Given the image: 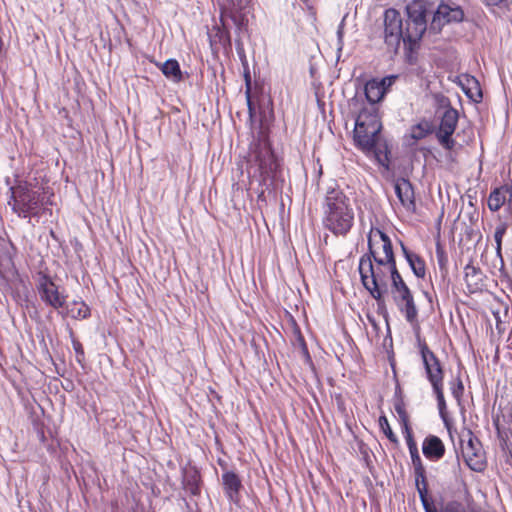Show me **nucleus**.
Here are the masks:
<instances>
[{
    "mask_svg": "<svg viewBox=\"0 0 512 512\" xmlns=\"http://www.w3.org/2000/svg\"><path fill=\"white\" fill-rule=\"evenodd\" d=\"M443 386H444V384L438 385V386H433L432 389H433V392L437 399L439 413H440L441 417L444 418V414H445V410H446V402H445L444 393H443Z\"/></svg>",
    "mask_w": 512,
    "mask_h": 512,
    "instance_id": "cd10ccee",
    "label": "nucleus"
},
{
    "mask_svg": "<svg viewBox=\"0 0 512 512\" xmlns=\"http://www.w3.org/2000/svg\"><path fill=\"white\" fill-rule=\"evenodd\" d=\"M426 2L413 0L406 6L407 20L405 27L401 14L393 8L384 12V41L386 45L397 52L401 42L410 52L418 47L419 41L427 30Z\"/></svg>",
    "mask_w": 512,
    "mask_h": 512,
    "instance_id": "f257e3e1",
    "label": "nucleus"
},
{
    "mask_svg": "<svg viewBox=\"0 0 512 512\" xmlns=\"http://www.w3.org/2000/svg\"><path fill=\"white\" fill-rule=\"evenodd\" d=\"M425 512H438L436 507H431L430 509H427Z\"/></svg>",
    "mask_w": 512,
    "mask_h": 512,
    "instance_id": "8fccbe9b",
    "label": "nucleus"
},
{
    "mask_svg": "<svg viewBox=\"0 0 512 512\" xmlns=\"http://www.w3.org/2000/svg\"><path fill=\"white\" fill-rule=\"evenodd\" d=\"M371 261L374 264V267H386L389 270V264L386 262L385 256H380V254H374L371 256Z\"/></svg>",
    "mask_w": 512,
    "mask_h": 512,
    "instance_id": "a19ab883",
    "label": "nucleus"
},
{
    "mask_svg": "<svg viewBox=\"0 0 512 512\" xmlns=\"http://www.w3.org/2000/svg\"><path fill=\"white\" fill-rule=\"evenodd\" d=\"M337 38H338V50H341L343 47V23H341L337 29Z\"/></svg>",
    "mask_w": 512,
    "mask_h": 512,
    "instance_id": "a18cd8bd",
    "label": "nucleus"
},
{
    "mask_svg": "<svg viewBox=\"0 0 512 512\" xmlns=\"http://www.w3.org/2000/svg\"><path fill=\"white\" fill-rule=\"evenodd\" d=\"M397 78H398L397 75H389V76L382 78L381 80H378L381 87L384 88V95L387 93L389 88L395 83Z\"/></svg>",
    "mask_w": 512,
    "mask_h": 512,
    "instance_id": "58836bf2",
    "label": "nucleus"
},
{
    "mask_svg": "<svg viewBox=\"0 0 512 512\" xmlns=\"http://www.w3.org/2000/svg\"><path fill=\"white\" fill-rule=\"evenodd\" d=\"M246 82H247V85L249 86L250 79L248 76H246Z\"/></svg>",
    "mask_w": 512,
    "mask_h": 512,
    "instance_id": "603ef678",
    "label": "nucleus"
},
{
    "mask_svg": "<svg viewBox=\"0 0 512 512\" xmlns=\"http://www.w3.org/2000/svg\"><path fill=\"white\" fill-rule=\"evenodd\" d=\"M247 98H248V107H249V110L251 111L252 107H251V101H250V97H249V90L247 91Z\"/></svg>",
    "mask_w": 512,
    "mask_h": 512,
    "instance_id": "09e8293b",
    "label": "nucleus"
},
{
    "mask_svg": "<svg viewBox=\"0 0 512 512\" xmlns=\"http://www.w3.org/2000/svg\"><path fill=\"white\" fill-rule=\"evenodd\" d=\"M494 424L497 427V429H499V427H498V420H494Z\"/></svg>",
    "mask_w": 512,
    "mask_h": 512,
    "instance_id": "3c124183",
    "label": "nucleus"
},
{
    "mask_svg": "<svg viewBox=\"0 0 512 512\" xmlns=\"http://www.w3.org/2000/svg\"><path fill=\"white\" fill-rule=\"evenodd\" d=\"M323 226L335 236H346L354 225L350 199L336 184L329 186L323 202Z\"/></svg>",
    "mask_w": 512,
    "mask_h": 512,
    "instance_id": "f03ea898",
    "label": "nucleus"
},
{
    "mask_svg": "<svg viewBox=\"0 0 512 512\" xmlns=\"http://www.w3.org/2000/svg\"><path fill=\"white\" fill-rule=\"evenodd\" d=\"M380 133H370L368 129L354 128V141L356 146L366 154L373 153L377 159L380 157L381 150L377 148Z\"/></svg>",
    "mask_w": 512,
    "mask_h": 512,
    "instance_id": "ddd939ff",
    "label": "nucleus"
},
{
    "mask_svg": "<svg viewBox=\"0 0 512 512\" xmlns=\"http://www.w3.org/2000/svg\"><path fill=\"white\" fill-rule=\"evenodd\" d=\"M379 426L382 430V432L386 435V437L393 443L397 444L398 443V438L397 436L394 434V432L392 431L391 427H390V424L388 422V419L386 418V416H380L379 417Z\"/></svg>",
    "mask_w": 512,
    "mask_h": 512,
    "instance_id": "bb28decb",
    "label": "nucleus"
},
{
    "mask_svg": "<svg viewBox=\"0 0 512 512\" xmlns=\"http://www.w3.org/2000/svg\"><path fill=\"white\" fill-rule=\"evenodd\" d=\"M234 2L238 10H245L248 5V0H234ZM231 6H233V0H231Z\"/></svg>",
    "mask_w": 512,
    "mask_h": 512,
    "instance_id": "49530a36",
    "label": "nucleus"
},
{
    "mask_svg": "<svg viewBox=\"0 0 512 512\" xmlns=\"http://www.w3.org/2000/svg\"><path fill=\"white\" fill-rule=\"evenodd\" d=\"M66 309V314L75 319H85L90 315L89 307L82 301H74Z\"/></svg>",
    "mask_w": 512,
    "mask_h": 512,
    "instance_id": "393cba45",
    "label": "nucleus"
},
{
    "mask_svg": "<svg viewBox=\"0 0 512 512\" xmlns=\"http://www.w3.org/2000/svg\"><path fill=\"white\" fill-rule=\"evenodd\" d=\"M379 250L386 257L388 264L396 262L390 237L378 228H371L368 235V252L363 256H368L371 259L374 254H380Z\"/></svg>",
    "mask_w": 512,
    "mask_h": 512,
    "instance_id": "9d476101",
    "label": "nucleus"
},
{
    "mask_svg": "<svg viewBox=\"0 0 512 512\" xmlns=\"http://www.w3.org/2000/svg\"><path fill=\"white\" fill-rule=\"evenodd\" d=\"M418 494L420 497V500L422 502L423 508L426 511L427 509H430L431 507H435L428 499V492L427 489L423 486L420 489H418Z\"/></svg>",
    "mask_w": 512,
    "mask_h": 512,
    "instance_id": "e433bc0d",
    "label": "nucleus"
},
{
    "mask_svg": "<svg viewBox=\"0 0 512 512\" xmlns=\"http://www.w3.org/2000/svg\"><path fill=\"white\" fill-rule=\"evenodd\" d=\"M201 476L196 467L184 468L182 471L183 489L193 496L200 494Z\"/></svg>",
    "mask_w": 512,
    "mask_h": 512,
    "instance_id": "a211bd4d",
    "label": "nucleus"
},
{
    "mask_svg": "<svg viewBox=\"0 0 512 512\" xmlns=\"http://www.w3.org/2000/svg\"><path fill=\"white\" fill-rule=\"evenodd\" d=\"M512 198V185H504L492 190L488 197V208L492 212L498 211L506 202V195Z\"/></svg>",
    "mask_w": 512,
    "mask_h": 512,
    "instance_id": "6ab92c4d",
    "label": "nucleus"
},
{
    "mask_svg": "<svg viewBox=\"0 0 512 512\" xmlns=\"http://www.w3.org/2000/svg\"><path fill=\"white\" fill-rule=\"evenodd\" d=\"M72 346L76 354V360L82 364L85 359V353L82 344L75 338L72 339Z\"/></svg>",
    "mask_w": 512,
    "mask_h": 512,
    "instance_id": "c9c22d12",
    "label": "nucleus"
},
{
    "mask_svg": "<svg viewBox=\"0 0 512 512\" xmlns=\"http://www.w3.org/2000/svg\"><path fill=\"white\" fill-rule=\"evenodd\" d=\"M418 347L425 368V373L431 386L443 385L444 370L435 353L429 349L427 343L418 337Z\"/></svg>",
    "mask_w": 512,
    "mask_h": 512,
    "instance_id": "6e6552de",
    "label": "nucleus"
},
{
    "mask_svg": "<svg viewBox=\"0 0 512 512\" xmlns=\"http://www.w3.org/2000/svg\"><path fill=\"white\" fill-rule=\"evenodd\" d=\"M458 119V111L452 107L447 108L441 118L436 137L446 150H452L455 147V141L452 139V135L457 127Z\"/></svg>",
    "mask_w": 512,
    "mask_h": 512,
    "instance_id": "9b49d317",
    "label": "nucleus"
},
{
    "mask_svg": "<svg viewBox=\"0 0 512 512\" xmlns=\"http://www.w3.org/2000/svg\"><path fill=\"white\" fill-rule=\"evenodd\" d=\"M395 193L401 205L409 212L416 209L414 189L411 182L405 178H399L394 184Z\"/></svg>",
    "mask_w": 512,
    "mask_h": 512,
    "instance_id": "2eb2a0df",
    "label": "nucleus"
},
{
    "mask_svg": "<svg viewBox=\"0 0 512 512\" xmlns=\"http://www.w3.org/2000/svg\"><path fill=\"white\" fill-rule=\"evenodd\" d=\"M249 163L258 167L260 184L268 189L277 177L279 170L278 160L266 141H258L251 146Z\"/></svg>",
    "mask_w": 512,
    "mask_h": 512,
    "instance_id": "20e7f679",
    "label": "nucleus"
},
{
    "mask_svg": "<svg viewBox=\"0 0 512 512\" xmlns=\"http://www.w3.org/2000/svg\"><path fill=\"white\" fill-rule=\"evenodd\" d=\"M411 456L412 465L414 468V473H418L419 476L422 477V472L424 468V465L422 463L421 457L419 455L418 449L414 450L413 452H409Z\"/></svg>",
    "mask_w": 512,
    "mask_h": 512,
    "instance_id": "72a5a7b5",
    "label": "nucleus"
},
{
    "mask_svg": "<svg viewBox=\"0 0 512 512\" xmlns=\"http://www.w3.org/2000/svg\"><path fill=\"white\" fill-rule=\"evenodd\" d=\"M464 391L463 383L460 379H458V382L456 386L452 388V394L456 399H460Z\"/></svg>",
    "mask_w": 512,
    "mask_h": 512,
    "instance_id": "79ce46f5",
    "label": "nucleus"
},
{
    "mask_svg": "<svg viewBox=\"0 0 512 512\" xmlns=\"http://www.w3.org/2000/svg\"><path fill=\"white\" fill-rule=\"evenodd\" d=\"M464 279L468 290L473 293L481 289L483 281V273L480 268L467 264L464 268Z\"/></svg>",
    "mask_w": 512,
    "mask_h": 512,
    "instance_id": "412c9836",
    "label": "nucleus"
},
{
    "mask_svg": "<svg viewBox=\"0 0 512 512\" xmlns=\"http://www.w3.org/2000/svg\"><path fill=\"white\" fill-rule=\"evenodd\" d=\"M466 438V444L462 445L464 461L471 470L480 472L484 470L486 466L485 453L482 449V445L470 430L462 435L461 441L464 442Z\"/></svg>",
    "mask_w": 512,
    "mask_h": 512,
    "instance_id": "423d86ee",
    "label": "nucleus"
},
{
    "mask_svg": "<svg viewBox=\"0 0 512 512\" xmlns=\"http://www.w3.org/2000/svg\"><path fill=\"white\" fill-rule=\"evenodd\" d=\"M466 95H468L469 97H472V94H469V91H466Z\"/></svg>",
    "mask_w": 512,
    "mask_h": 512,
    "instance_id": "864d4df0",
    "label": "nucleus"
},
{
    "mask_svg": "<svg viewBox=\"0 0 512 512\" xmlns=\"http://www.w3.org/2000/svg\"><path fill=\"white\" fill-rule=\"evenodd\" d=\"M358 269L364 288L377 301L379 307L383 306L389 274L388 269L386 267H374L368 256H361Z\"/></svg>",
    "mask_w": 512,
    "mask_h": 512,
    "instance_id": "39448f33",
    "label": "nucleus"
},
{
    "mask_svg": "<svg viewBox=\"0 0 512 512\" xmlns=\"http://www.w3.org/2000/svg\"><path fill=\"white\" fill-rule=\"evenodd\" d=\"M437 258H438V264L440 266V269L443 270L447 264V257L445 256L443 251H440L439 249H437Z\"/></svg>",
    "mask_w": 512,
    "mask_h": 512,
    "instance_id": "c03bdc74",
    "label": "nucleus"
},
{
    "mask_svg": "<svg viewBox=\"0 0 512 512\" xmlns=\"http://www.w3.org/2000/svg\"><path fill=\"white\" fill-rule=\"evenodd\" d=\"M294 337H295V340H294V345L299 347L302 351V353L309 357V352H308V348H307V345H306V342H305V339L303 337V335L301 334V331L300 329L296 326L294 328Z\"/></svg>",
    "mask_w": 512,
    "mask_h": 512,
    "instance_id": "2f4dec72",
    "label": "nucleus"
},
{
    "mask_svg": "<svg viewBox=\"0 0 512 512\" xmlns=\"http://www.w3.org/2000/svg\"><path fill=\"white\" fill-rule=\"evenodd\" d=\"M355 127H359V129H368V132L370 133H380L382 124L378 108L376 106L362 108L356 118Z\"/></svg>",
    "mask_w": 512,
    "mask_h": 512,
    "instance_id": "4468645a",
    "label": "nucleus"
},
{
    "mask_svg": "<svg viewBox=\"0 0 512 512\" xmlns=\"http://www.w3.org/2000/svg\"><path fill=\"white\" fill-rule=\"evenodd\" d=\"M222 483L227 498L237 504L240 499V489L242 488L239 476L233 471H226L222 474Z\"/></svg>",
    "mask_w": 512,
    "mask_h": 512,
    "instance_id": "dca6fc26",
    "label": "nucleus"
},
{
    "mask_svg": "<svg viewBox=\"0 0 512 512\" xmlns=\"http://www.w3.org/2000/svg\"><path fill=\"white\" fill-rule=\"evenodd\" d=\"M224 18H230L237 30H242L248 23L244 10H238L234 1L233 6L222 12L221 20L224 21Z\"/></svg>",
    "mask_w": 512,
    "mask_h": 512,
    "instance_id": "5701e85b",
    "label": "nucleus"
},
{
    "mask_svg": "<svg viewBox=\"0 0 512 512\" xmlns=\"http://www.w3.org/2000/svg\"><path fill=\"white\" fill-rule=\"evenodd\" d=\"M389 274L391 278V288H395L398 285H403L406 283L397 269L396 262L389 264Z\"/></svg>",
    "mask_w": 512,
    "mask_h": 512,
    "instance_id": "c85d7f7f",
    "label": "nucleus"
},
{
    "mask_svg": "<svg viewBox=\"0 0 512 512\" xmlns=\"http://www.w3.org/2000/svg\"><path fill=\"white\" fill-rule=\"evenodd\" d=\"M471 81H472V82L475 84V86H476L477 94H478L479 98H482L481 90H480V88L478 87V81H477L474 77H472Z\"/></svg>",
    "mask_w": 512,
    "mask_h": 512,
    "instance_id": "de8ad7c7",
    "label": "nucleus"
},
{
    "mask_svg": "<svg viewBox=\"0 0 512 512\" xmlns=\"http://www.w3.org/2000/svg\"><path fill=\"white\" fill-rule=\"evenodd\" d=\"M506 230H507V226L505 223L498 225L495 229L494 240L496 242V253L498 256H501L502 238H503L504 234L506 233Z\"/></svg>",
    "mask_w": 512,
    "mask_h": 512,
    "instance_id": "c756f323",
    "label": "nucleus"
},
{
    "mask_svg": "<svg viewBox=\"0 0 512 512\" xmlns=\"http://www.w3.org/2000/svg\"><path fill=\"white\" fill-rule=\"evenodd\" d=\"M464 18L462 8L454 3H440L430 23V30L440 33L446 24L459 23Z\"/></svg>",
    "mask_w": 512,
    "mask_h": 512,
    "instance_id": "1a4fd4ad",
    "label": "nucleus"
},
{
    "mask_svg": "<svg viewBox=\"0 0 512 512\" xmlns=\"http://www.w3.org/2000/svg\"><path fill=\"white\" fill-rule=\"evenodd\" d=\"M487 6H497L501 9H509L512 0H482Z\"/></svg>",
    "mask_w": 512,
    "mask_h": 512,
    "instance_id": "4c0bfd02",
    "label": "nucleus"
},
{
    "mask_svg": "<svg viewBox=\"0 0 512 512\" xmlns=\"http://www.w3.org/2000/svg\"><path fill=\"white\" fill-rule=\"evenodd\" d=\"M37 290L40 299L45 304L56 310L64 308L66 304V296L59 291V287L52 281L49 276H41L37 285Z\"/></svg>",
    "mask_w": 512,
    "mask_h": 512,
    "instance_id": "f8f14e48",
    "label": "nucleus"
},
{
    "mask_svg": "<svg viewBox=\"0 0 512 512\" xmlns=\"http://www.w3.org/2000/svg\"><path fill=\"white\" fill-rule=\"evenodd\" d=\"M415 475V485H416V489H420L424 486L427 490H428V484H427V480H426V471L425 469H423V472H422V477L419 476L418 473H414Z\"/></svg>",
    "mask_w": 512,
    "mask_h": 512,
    "instance_id": "ea45409f",
    "label": "nucleus"
},
{
    "mask_svg": "<svg viewBox=\"0 0 512 512\" xmlns=\"http://www.w3.org/2000/svg\"><path fill=\"white\" fill-rule=\"evenodd\" d=\"M160 69L167 78L172 79L176 83L183 79L180 65L175 59H168L161 65Z\"/></svg>",
    "mask_w": 512,
    "mask_h": 512,
    "instance_id": "b1692460",
    "label": "nucleus"
},
{
    "mask_svg": "<svg viewBox=\"0 0 512 512\" xmlns=\"http://www.w3.org/2000/svg\"><path fill=\"white\" fill-rule=\"evenodd\" d=\"M433 131L432 124L429 121L423 120L410 129V136L412 139L418 141L424 139Z\"/></svg>",
    "mask_w": 512,
    "mask_h": 512,
    "instance_id": "a878e982",
    "label": "nucleus"
},
{
    "mask_svg": "<svg viewBox=\"0 0 512 512\" xmlns=\"http://www.w3.org/2000/svg\"><path fill=\"white\" fill-rule=\"evenodd\" d=\"M422 452L430 461H438L445 454V445L439 437L428 435L422 443Z\"/></svg>",
    "mask_w": 512,
    "mask_h": 512,
    "instance_id": "f3484780",
    "label": "nucleus"
},
{
    "mask_svg": "<svg viewBox=\"0 0 512 512\" xmlns=\"http://www.w3.org/2000/svg\"><path fill=\"white\" fill-rule=\"evenodd\" d=\"M402 252L404 254L405 259L407 260L412 272L418 278H424L426 274V267L424 260L416 253L410 251L402 242H401Z\"/></svg>",
    "mask_w": 512,
    "mask_h": 512,
    "instance_id": "aec40b11",
    "label": "nucleus"
},
{
    "mask_svg": "<svg viewBox=\"0 0 512 512\" xmlns=\"http://www.w3.org/2000/svg\"><path fill=\"white\" fill-rule=\"evenodd\" d=\"M493 315H494L495 320H496V329H497L498 333L499 334H504L505 326H504V323L500 319L499 312H494Z\"/></svg>",
    "mask_w": 512,
    "mask_h": 512,
    "instance_id": "37998d69",
    "label": "nucleus"
},
{
    "mask_svg": "<svg viewBox=\"0 0 512 512\" xmlns=\"http://www.w3.org/2000/svg\"><path fill=\"white\" fill-rule=\"evenodd\" d=\"M10 190L11 198L8 203L13 212L22 218L39 215L40 207L44 205V191L35 190L27 183H19Z\"/></svg>",
    "mask_w": 512,
    "mask_h": 512,
    "instance_id": "7ed1b4c3",
    "label": "nucleus"
},
{
    "mask_svg": "<svg viewBox=\"0 0 512 512\" xmlns=\"http://www.w3.org/2000/svg\"><path fill=\"white\" fill-rule=\"evenodd\" d=\"M392 299L398 310L404 315L406 321L411 325L418 321V308L414 296L408 285H398L391 288Z\"/></svg>",
    "mask_w": 512,
    "mask_h": 512,
    "instance_id": "0eeeda50",
    "label": "nucleus"
},
{
    "mask_svg": "<svg viewBox=\"0 0 512 512\" xmlns=\"http://www.w3.org/2000/svg\"><path fill=\"white\" fill-rule=\"evenodd\" d=\"M365 97L370 103L369 106H375L376 103L384 97V88L381 87L378 79H371L364 86Z\"/></svg>",
    "mask_w": 512,
    "mask_h": 512,
    "instance_id": "4be33fe9",
    "label": "nucleus"
},
{
    "mask_svg": "<svg viewBox=\"0 0 512 512\" xmlns=\"http://www.w3.org/2000/svg\"><path fill=\"white\" fill-rule=\"evenodd\" d=\"M402 431L409 449V452H413L414 450L418 449L417 444L414 440L412 429L409 424H405V426H402Z\"/></svg>",
    "mask_w": 512,
    "mask_h": 512,
    "instance_id": "7c9ffc66",
    "label": "nucleus"
},
{
    "mask_svg": "<svg viewBox=\"0 0 512 512\" xmlns=\"http://www.w3.org/2000/svg\"><path fill=\"white\" fill-rule=\"evenodd\" d=\"M470 510H468L462 503L458 502V501H449L447 502L441 512H469Z\"/></svg>",
    "mask_w": 512,
    "mask_h": 512,
    "instance_id": "f704fd0d",
    "label": "nucleus"
},
{
    "mask_svg": "<svg viewBox=\"0 0 512 512\" xmlns=\"http://www.w3.org/2000/svg\"><path fill=\"white\" fill-rule=\"evenodd\" d=\"M394 409L399 416L401 425L405 426V424H409V417L402 400H398L394 403Z\"/></svg>",
    "mask_w": 512,
    "mask_h": 512,
    "instance_id": "473e14b6",
    "label": "nucleus"
}]
</instances>
